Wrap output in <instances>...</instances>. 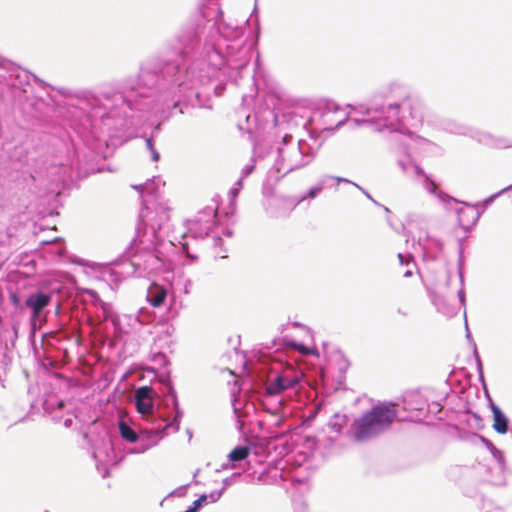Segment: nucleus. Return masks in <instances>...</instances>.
<instances>
[{"instance_id": "nucleus-1", "label": "nucleus", "mask_w": 512, "mask_h": 512, "mask_svg": "<svg viewBox=\"0 0 512 512\" xmlns=\"http://www.w3.org/2000/svg\"><path fill=\"white\" fill-rule=\"evenodd\" d=\"M248 22L226 20L221 8L213 18L188 20L161 51L139 64L135 77L123 78L119 89L80 93L69 110L74 125L81 131L113 130L124 126L129 110L167 121L174 110L184 113L181 105L211 109L199 86L215 79L237 84L251 59Z\"/></svg>"}, {"instance_id": "nucleus-2", "label": "nucleus", "mask_w": 512, "mask_h": 512, "mask_svg": "<svg viewBox=\"0 0 512 512\" xmlns=\"http://www.w3.org/2000/svg\"><path fill=\"white\" fill-rule=\"evenodd\" d=\"M157 213L159 219L151 223L145 220L143 212L139 213L136 238L113 261V264L120 268L116 274L126 278L149 277L159 272H171L166 255L160 251L159 247L163 241L158 234L163 221L169 219V209L160 205Z\"/></svg>"}, {"instance_id": "nucleus-3", "label": "nucleus", "mask_w": 512, "mask_h": 512, "mask_svg": "<svg viewBox=\"0 0 512 512\" xmlns=\"http://www.w3.org/2000/svg\"><path fill=\"white\" fill-rule=\"evenodd\" d=\"M419 102L412 99L406 86L391 83L373 94L363 114L368 119H354L357 125L368 124L375 131L404 133L409 126H417L423 115L416 109Z\"/></svg>"}, {"instance_id": "nucleus-4", "label": "nucleus", "mask_w": 512, "mask_h": 512, "mask_svg": "<svg viewBox=\"0 0 512 512\" xmlns=\"http://www.w3.org/2000/svg\"><path fill=\"white\" fill-rule=\"evenodd\" d=\"M393 403H378L354 419L350 427L351 438L359 443L370 441L387 430L397 417Z\"/></svg>"}, {"instance_id": "nucleus-5", "label": "nucleus", "mask_w": 512, "mask_h": 512, "mask_svg": "<svg viewBox=\"0 0 512 512\" xmlns=\"http://www.w3.org/2000/svg\"><path fill=\"white\" fill-rule=\"evenodd\" d=\"M317 150L306 140H294L291 134H285L277 147V158L272 171L281 173L279 180L287 174L302 169L313 162Z\"/></svg>"}, {"instance_id": "nucleus-6", "label": "nucleus", "mask_w": 512, "mask_h": 512, "mask_svg": "<svg viewBox=\"0 0 512 512\" xmlns=\"http://www.w3.org/2000/svg\"><path fill=\"white\" fill-rule=\"evenodd\" d=\"M84 90H80V91H75V92H69L67 91L66 89H61L59 90V92L62 94V95H70L72 98L70 100V102L67 103L65 109H64V113H63V116L64 118L66 119V121L68 122L69 126L71 127V129L73 131H75V133L84 141V142H88L90 139H100L101 138V135L102 134H108L110 135L112 132H115V131H118V130H121L122 128H124L127 124H130V125H134L135 122H134V119L137 118V119H142V118H146V119H149L150 117H153L154 116H151V115H145V116H140L139 113H136V112H132V111H128V119L126 121V123L124 124V126L118 128V129H111V130H108V129H96L93 128L91 130H87V131H81L80 128L78 129V127H76V125H74V121L69 113V110H70V107L72 106H76L78 105V96L80 93H82ZM155 119L158 121V124L156 125L155 129H154V132L153 133H158L159 130H160V124L162 121H160L159 119H157L155 117ZM153 137H154V134H152L151 136L149 137H145V145H146V148L151 151L152 149L155 148L154 146V140H153Z\"/></svg>"}, {"instance_id": "nucleus-7", "label": "nucleus", "mask_w": 512, "mask_h": 512, "mask_svg": "<svg viewBox=\"0 0 512 512\" xmlns=\"http://www.w3.org/2000/svg\"><path fill=\"white\" fill-rule=\"evenodd\" d=\"M346 119L343 111L335 103H329L325 107L313 111L304 126L309 125L314 132L321 133L343 126Z\"/></svg>"}, {"instance_id": "nucleus-8", "label": "nucleus", "mask_w": 512, "mask_h": 512, "mask_svg": "<svg viewBox=\"0 0 512 512\" xmlns=\"http://www.w3.org/2000/svg\"><path fill=\"white\" fill-rule=\"evenodd\" d=\"M146 300L155 308L163 306L169 300L167 307L168 318L176 317L182 308V301L178 300L171 283L160 284L152 281L147 288Z\"/></svg>"}, {"instance_id": "nucleus-9", "label": "nucleus", "mask_w": 512, "mask_h": 512, "mask_svg": "<svg viewBox=\"0 0 512 512\" xmlns=\"http://www.w3.org/2000/svg\"><path fill=\"white\" fill-rule=\"evenodd\" d=\"M217 209L213 206H207L188 222V231L195 239H204L214 229L217 224Z\"/></svg>"}, {"instance_id": "nucleus-10", "label": "nucleus", "mask_w": 512, "mask_h": 512, "mask_svg": "<svg viewBox=\"0 0 512 512\" xmlns=\"http://www.w3.org/2000/svg\"><path fill=\"white\" fill-rule=\"evenodd\" d=\"M301 376L302 374L293 367H286L269 380L265 387V394L277 396L285 390L295 388L300 383Z\"/></svg>"}, {"instance_id": "nucleus-11", "label": "nucleus", "mask_w": 512, "mask_h": 512, "mask_svg": "<svg viewBox=\"0 0 512 512\" xmlns=\"http://www.w3.org/2000/svg\"><path fill=\"white\" fill-rule=\"evenodd\" d=\"M3 69L6 70L7 75H3L7 85L13 89L15 97H21V93H27L28 87H30V76L31 74L27 70H23L18 66H14L10 63H3ZM35 81L41 82L37 76L32 75Z\"/></svg>"}, {"instance_id": "nucleus-12", "label": "nucleus", "mask_w": 512, "mask_h": 512, "mask_svg": "<svg viewBox=\"0 0 512 512\" xmlns=\"http://www.w3.org/2000/svg\"><path fill=\"white\" fill-rule=\"evenodd\" d=\"M156 397L157 393L151 386L144 385L136 389L133 403L136 411L144 419L156 418L157 411L154 405Z\"/></svg>"}, {"instance_id": "nucleus-13", "label": "nucleus", "mask_w": 512, "mask_h": 512, "mask_svg": "<svg viewBox=\"0 0 512 512\" xmlns=\"http://www.w3.org/2000/svg\"><path fill=\"white\" fill-rule=\"evenodd\" d=\"M164 385L166 387L165 397L169 398L172 402L174 417L170 422H167L164 427H162L161 429H157V431H155V434H161V437L166 436V431L170 428L173 429L174 432H178L180 430L181 419L184 415L183 410L179 406L176 390L174 389L169 378L165 380Z\"/></svg>"}, {"instance_id": "nucleus-14", "label": "nucleus", "mask_w": 512, "mask_h": 512, "mask_svg": "<svg viewBox=\"0 0 512 512\" xmlns=\"http://www.w3.org/2000/svg\"><path fill=\"white\" fill-rule=\"evenodd\" d=\"M52 296L50 293L37 290L30 293L25 299V307L30 309V319L33 323L40 319L43 311L50 304Z\"/></svg>"}, {"instance_id": "nucleus-15", "label": "nucleus", "mask_w": 512, "mask_h": 512, "mask_svg": "<svg viewBox=\"0 0 512 512\" xmlns=\"http://www.w3.org/2000/svg\"><path fill=\"white\" fill-rule=\"evenodd\" d=\"M165 182L162 181L160 176H153L151 179H148L145 183L134 185L133 188L137 190L141 197L144 198L145 195L152 196L153 198L157 199L159 197V189L161 186H164ZM147 201L143 199L142 201V209L140 211L143 212L145 215V220H147V214L145 213L146 210H148V207L146 205Z\"/></svg>"}, {"instance_id": "nucleus-16", "label": "nucleus", "mask_w": 512, "mask_h": 512, "mask_svg": "<svg viewBox=\"0 0 512 512\" xmlns=\"http://www.w3.org/2000/svg\"><path fill=\"white\" fill-rule=\"evenodd\" d=\"M90 301L95 308V316L99 322H112L116 312L110 303L104 302L97 292L89 290Z\"/></svg>"}, {"instance_id": "nucleus-17", "label": "nucleus", "mask_w": 512, "mask_h": 512, "mask_svg": "<svg viewBox=\"0 0 512 512\" xmlns=\"http://www.w3.org/2000/svg\"><path fill=\"white\" fill-rule=\"evenodd\" d=\"M456 212L459 226L465 231L475 226L481 217L477 205L465 204V207L457 209Z\"/></svg>"}, {"instance_id": "nucleus-18", "label": "nucleus", "mask_w": 512, "mask_h": 512, "mask_svg": "<svg viewBox=\"0 0 512 512\" xmlns=\"http://www.w3.org/2000/svg\"><path fill=\"white\" fill-rule=\"evenodd\" d=\"M111 324L113 326L115 335L119 337L123 334L130 333L133 329V326L138 324V319L130 315H119L116 313Z\"/></svg>"}, {"instance_id": "nucleus-19", "label": "nucleus", "mask_w": 512, "mask_h": 512, "mask_svg": "<svg viewBox=\"0 0 512 512\" xmlns=\"http://www.w3.org/2000/svg\"><path fill=\"white\" fill-rule=\"evenodd\" d=\"M157 429L153 430H144L142 431L143 438L139 441V443L133 447L129 453L130 454H141L149 450L150 448L156 446L158 444V439L156 437L162 438L161 434H155Z\"/></svg>"}, {"instance_id": "nucleus-20", "label": "nucleus", "mask_w": 512, "mask_h": 512, "mask_svg": "<svg viewBox=\"0 0 512 512\" xmlns=\"http://www.w3.org/2000/svg\"><path fill=\"white\" fill-rule=\"evenodd\" d=\"M490 409L493 414V429L499 434H506L509 430V419L493 401L490 400Z\"/></svg>"}, {"instance_id": "nucleus-21", "label": "nucleus", "mask_w": 512, "mask_h": 512, "mask_svg": "<svg viewBox=\"0 0 512 512\" xmlns=\"http://www.w3.org/2000/svg\"><path fill=\"white\" fill-rule=\"evenodd\" d=\"M428 292L432 304L435 306L436 310L439 313L443 314L446 317H453L454 315H456V307L449 304L443 295H440L439 293L430 290Z\"/></svg>"}, {"instance_id": "nucleus-22", "label": "nucleus", "mask_w": 512, "mask_h": 512, "mask_svg": "<svg viewBox=\"0 0 512 512\" xmlns=\"http://www.w3.org/2000/svg\"><path fill=\"white\" fill-rule=\"evenodd\" d=\"M41 244L45 246L44 251L49 255V260L57 261L64 256L65 244L61 238L42 241Z\"/></svg>"}, {"instance_id": "nucleus-23", "label": "nucleus", "mask_w": 512, "mask_h": 512, "mask_svg": "<svg viewBox=\"0 0 512 512\" xmlns=\"http://www.w3.org/2000/svg\"><path fill=\"white\" fill-rule=\"evenodd\" d=\"M478 141L493 148H508L512 147V143L503 137H496L489 133H481Z\"/></svg>"}, {"instance_id": "nucleus-24", "label": "nucleus", "mask_w": 512, "mask_h": 512, "mask_svg": "<svg viewBox=\"0 0 512 512\" xmlns=\"http://www.w3.org/2000/svg\"><path fill=\"white\" fill-rule=\"evenodd\" d=\"M423 187L425 188V190L430 193V194H433L435 196H437L439 199H441L442 201L446 202V201H456V199H454L453 197L443 193V192H439L438 191V185L437 183L431 178L430 175H425L423 177Z\"/></svg>"}, {"instance_id": "nucleus-25", "label": "nucleus", "mask_w": 512, "mask_h": 512, "mask_svg": "<svg viewBox=\"0 0 512 512\" xmlns=\"http://www.w3.org/2000/svg\"><path fill=\"white\" fill-rule=\"evenodd\" d=\"M398 165L401 167L402 171L406 174L413 172L417 176L424 177L427 175L424 170L407 154L404 158L398 160Z\"/></svg>"}, {"instance_id": "nucleus-26", "label": "nucleus", "mask_w": 512, "mask_h": 512, "mask_svg": "<svg viewBox=\"0 0 512 512\" xmlns=\"http://www.w3.org/2000/svg\"><path fill=\"white\" fill-rule=\"evenodd\" d=\"M332 363L335 365L338 371V379L341 381L350 367V362L342 352L338 351L333 355Z\"/></svg>"}, {"instance_id": "nucleus-27", "label": "nucleus", "mask_w": 512, "mask_h": 512, "mask_svg": "<svg viewBox=\"0 0 512 512\" xmlns=\"http://www.w3.org/2000/svg\"><path fill=\"white\" fill-rule=\"evenodd\" d=\"M251 448L249 446H236L229 454L228 459L231 462L230 467L234 468L236 462L245 460L250 454Z\"/></svg>"}, {"instance_id": "nucleus-28", "label": "nucleus", "mask_w": 512, "mask_h": 512, "mask_svg": "<svg viewBox=\"0 0 512 512\" xmlns=\"http://www.w3.org/2000/svg\"><path fill=\"white\" fill-rule=\"evenodd\" d=\"M119 432L121 437L130 443L137 442L139 438L137 432L124 421L119 422Z\"/></svg>"}, {"instance_id": "nucleus-29", "label": "nucleus", "mask_w": 512, "mask_h": 512, "mask_svg": "<svg viewBox=\"0 0 512 512\" xmlns=\"http://www.w3.org/2000/svg\"><path fill=\"white\" fill-rule=\"evenodd\" d=\"M405 409L406 410H417L422 412L426 403L421 400L419 395H411L409 398L405 399Z\"/></svg>"}, {"instance_id": "nucleus-30", "label": "nucleus", "mask_w": 512, "mask_h": 512, "mask_svg": "<svg viewBox=\"0 0 512 512\" xmlns=\"http://www.w3.org/2000/svg\"><path fill=\"white\" fill-rule=\"evenodd\" d=\"M347 422L346 415L334 414L328 422V427L336 433H340Z\"/></svg>"}, {"instance_id": "nucleus-31", "label": "nucleus", "mask_w": 512, "mask_h": 512, "mask_svg": "<svg viewBox=\"0 0 512 512\" xmlns=\"http://www.w3.org/2000/svg\"><path fill=\"white\" fill-rule=\"evenodd\" d=\"M443 127L446 131L453 134L464 135L467 133V127L454 120H445L443 123Z\"/></svg>"}, {"instance_id": "nucleus-32", "label": "nucleus", "mask_w": 512, "mask_h": 512, "mask_svg": "<svg viewBox=\"0 0 512 512\" xmlns=\"http://www.w3.org/2000/svg\"><path fill=\"white\" fill-rule=\"evenodd\" d=\"M474 436L477 437L485 445V447L489 450V452L496 460H503V453L498 448H496L495 445L489 439L477 433H475Z\"/></svg>"}, {"instance_id": "nucleus-33", "label": "nucleus", "mask_w": 512, "mask_h": 512, "mask_svg": "<svg viewBox=\"0 0 512 512\" xmlns=\"http://www.w3.org/2000/svg\"><path fill=\"white\" fill-rule=\"evenodd\" d=\"M462 254H463V249L460 247L459 248L460 257H459V262H458V276H459L461 288L458 290L457 294H458L459 302L462 305H465V294H464V290H463L464 278H463V272H462Z\"/></svg>"}, {"instance_id": "nucleus-34", "label": "nucleus", "mask_w": 512, "mask_h": 512, "mask_svg": "<svg viewBox=\"0 0 512 512\" xmlns=\"http://www.w3.org/2000/svg\"><path fill=\"white\" fill-rule=\"evenodd\" d=\"M480 508L483 512H505L503 507L495 504L491 499L487 498H482Z\"/></svg>"}, {"instance_id": "nucleus-35", "label": "nucleus", "mask_w": 512, "mask_h": 512, "mask_svg": "<svg viewBox=\"0 0 512 512\" xmlns=\"http://www.w3.org/2000/svg\"><path fill=\"white\" fill-rule=\"evenodd\" d=\"M238 400L236 398L233 399L232 405H233V411L236 418V428L239 432L243 433L244 429V422L242 421V417L244 416V413L242 410L237 406Z\"/></svg>"}, {"instance_id": "nucleus-36", "label": "nucleus", "mask_w": 512, "mask_h": 512, "mask_svg": "<svg viewBox=\"0 0 512 512\" xmlns=\"http://www.w3.org/2000/svg\"><path fill=\"white\" fill-rule=\"evenodd\" d=\"M208 502L207 494L200 495L195 501H193L192 505L185 510V512H197L204 504Z\"/></svg>"}, {"instance_id": "nucleus-37", "label": "nucleus", "mask_w": 512, "mask_h": 512, "mask_svg": "<svg viewBox=\"0 0 512 512\" xmlns=\"http://www.w3.org/2000/svg\"><path fill=\"white\" fill-rule=\"evenodd\" d=\"M293 346L296 348V350L301 355H318L316 349L310 348V347L304 345L303 343H296V342H294Z\"/></svg>"}, {"instance_id": "nucleus-38", "label": "nucleus", "mask_w": 512, "mask_h": 512, "mask_svg": "<svg viewBox=\"0 0 512 512\" xmlns=\"http://www.w3.org/2000/svg\"><path fill=\"white\" fill-rule=\"evenodd\" d=\"M512 190V184L501 189L500 191H498L497 193H494L492 195H490L489 197H487L484 201H483V205L484 206H488L490 204H492L496 198H498L500 195L508 192V191H511Z\"/></svg>"}, {"instance_id": "nucleus-39", "label": "nucleus", "mask_w": 512, "mask_h": 512, "mask_svg": "<svg viewBox=\"0 0 512 512\" xmlns=\"http://www.w3.org/2000/svg\"><path fill=\"white\" fill-rule=\"evenodd\" d=\"M473 354H474V357H475V360H476V365H477V372L479 374V379L484 382V376H483V365H482V361L480 359V356L478 354V351H477V347H476V344L473 343Z\"/></svg>"}, {"instance_id": "nucleus-40", "label": "nucleus", "mask_w": 512, "mask_h": 512, "mask_svg": "<svg viewBox=\"0 0 512 512\" xmlns=\"http://www.w3.org/2000/svg\"><path fill=\"white\" fill-rule=\"evenodd\" d=\"M322 189L321 187L316 184L315 186H312L308 192L303 195L301 198H300V201H304L306 199H314L315 197H317L320 193H321Z\"/></svg>"}, {"instance_id": "nucleus-41", "label": "nucleus", "mask_w": 512, "mask_h": 512, "mask_svg": "<svg viewBox=\"0 0 512 512\" xmlns=\"http://www.w3.org/2000/svg\"><path fill=\"white\" fill-rule=\"evenodd\" d=\"M255 166H256V158L253 156L251 159H250V162L248 164H246L242 170H241V176L242 178H246L247 176H249L255 169Z\"/></svg>"}, {"instance_id": "nucleus-42", "label": "nucleus", "mask_w": 512, "mask_h": 512, "mask_svg": "<svg viewBox=\"0 0 512 512\" xmlns=\"http://www.w3.org/2000/svg\"><path fill=\"white\" fill-rule=\"evenodd\" d=\"M239 192H240V188H237L234 186L229 190V198H230L229 206L232 211H235V209H236V198H237Z\"/></svg>"}, {"instance_id": "nucleus-43", "label": "nucleus", "mask_w": 512, "mask_h": 512, "mask_svg": "<svg viewBox=\"0 0 512 512\" xmlns=\"http://www.w3.org/2000/svg\"><path fill=\"white\" fill-rule=\"evenodd\" d=\"M334 176H331V175H324L322 176L319 181H318V185L321 187V189L323 190L324 188L326 187H331L334 183Z\"/></svg>"}, {"instance_id": "nucleus-44", "label": "nucleus", "mask_w": 512, "mask_h": 512, "mask_svg": "<svg viewBox=\"0 0 512 512\" xmlns=\"http://www.w3.org/2000/svg\"><path fill=\"white\" fill-rule=\"evenodd\" d=\"M225 489H226V487L223 486L220 490H215V491H212L210 494H208L207 495L208 496V502H210V503L217 502L221 498V496H222L223 492L225 491Z\"/></svg>"}, {"instance_id": "nucleus-45", "label": "nucleus", "mask_w": 512, "mask_h": 512, "mask_svg": "<svg viewBox=\"0 0 512 512\" xmlns=\"http://www.w3.org/2000/svg\"><path fill=\"white\" fill-rule=\"evenodd\" d=\"M398 259H399V262L401 265H409L411 262H414V257L412 254L408 253V254H403V253H398ZM413 265L415 266V263H413Z\"/></svg>"}, {"instance_id": "nucleus-46", "label": "nucleus", "mask_w": 512, "mask_h": 512, "mask_svg": "<svg viewBox=\"0 0 512 512\" xmlns=\"http://www.w3.org/2000/svg\"><path fill=\"white\" fill-rule=\"evenodd\" d=\"M429 241H431V243L438 249V250H442L443 249V242L440 240V239H437V238H432V237H428Z\"/></svg>"}, {"instance_id": "nucleus-47", "label": "nucleus", "mask_w": 512, "mask_h": 512, "mask_svg": "<svg viewBox=\"0 0 512 512\" xmlns=\"http://www.w3.org/2000/svg\"><path fill=\"white\" fill-rule=\"evenodd\" d=\"M352 184H353V185H355L358 189H360V190H361V191L366 195V197H367L368 199H370L374 204H376V205H378V206H381V205H380L376 200H374V199L372 198V196H371L368 192H366L362 187H360L359 185H357V184H355V183H352Z\"/></svg>"}, {"instance_id": "nucleus-48", "label": "nucleus", "mask_w": 512, "mask_h": 512, "mask_svg": "<svg viewBox=\"0 0 512 512\" xmlns=\"http://www.w3.org/2000/svg\"><path fill=\"white\" fill-rule=\"evenodd\" d=\"M183 286H184L183 292L185 294H188L190 292V289L192 286L191 280H189V279L184 280Z\"/></svg>"}, {"instance_id": "nucleus-49", "label": "nucleus", "mask_w": 512, "mask_h": 512, "mask_svg": "<svg viewBox=\"0 0 512 512\" xmlns=\"http://www.w3.org/2000/svg\"><path fill=\"white\" fill-rule=\"evenodd\" d=\"M150 154H151V159H152V161L157 162V161L160 159V154H159V152L156 150V148L152 149V150L150 151Z\"/></svg>"}, {"instance_id": "nucleus-50", "label": "nucleus", "mask_w": 512, "mask_h": 512, "mask_svg": "<svg viewBox=\"0 0 512 512\" xmlns=\"http://www.w3.org/2000/svg\"><path fill=\"white\" fill-rule=\"evenodd\" d=\"M334 181L336 183H352L350 180H348L347 178H344V177H336L334 176Z\"/></svg>"}, {"instance_id": "nucleus-51", "label": "nucleus", "mask_w": 512, "mask_h": 512, "mask_svg": "<svg viewBox=\"0 0 512 512\" xmlns=\"http://www.w3.org/2000/svg\"><path fill=\"white\" fill-rule=\"evenodd\" d=\"M245 178H242V176H240V178L237 180V182L234 184V187H237V188H240V190L242 189L243 187V180Z\"/></svg>"}, {"instance_id": "nucleus-52", "label": "nucleus", "mask_w": 512, "mask_h": 512, "mask_svg": "<svg viewBox=\"0 0 512 512\" xmlns=\"http://www.w3.org/2000/svg\"><path fill=\"white\" fill-rule=\"evenodd\" d=\"M11 301L15 306H19L20 304V300L15 294L11 296Z\"/></svg>"}, {"instance_id": "nucleus-53", "label": "nucleus", "mask_w": 512, "mask_h": 512, "mask_svg": "<svg viewBox=\"0 0 512 512\" xmlns=\"http://www.w3.org/2000/svg\"><path fill=\"white\" fill-rule=\"evenodd\" d=\"M223 90H224V87H223V86H221V85H216V86L214 87V92H215L217 95H220V94H221V92H220V91H223Z\"/></svg>"}, {"instance_id": "nucleus-54", "label": "nucleus", "mask_w": 512, "mask_h": 512, "mask_svg": "<svg viewBox=\"0 0 512 512\" xmlns=\"http://www.w3.org/2000/svg\"><path fill=\"white\" fill-rule=\"evenodd\" d=\"M465 326H466V337L468 340L472 341V343H475L472 339H471V334H470V331L468 329V324H467V321L465 322Z\"/></svg>"}, {"instance_id": "nucleus-55", "label": "nucleus", "mask_w": 512, "mask_h": 512, "mask_svg": "<svg viewBox=\"0 0 512 512\" xmlns=\"http://www.w3.org/2000/svg\"><path fill=\"white\" fill-rule=\"evenodd\" d=\"M72 424H73V420H72L71 418H67V419H65V421H64V425H65L66 427H68V428H69V427H71V426H72Z\"/></svg>"}, {"instance_id": "nucleus-56", "label": "nucleus", "mask_w": 512, "mask_h": 512, "mask_svg": "<svg viewBox=\"0 0 512 512\" xmlns=\"http://www.w3.org/2000/svg\"><path fill=\"white\" fill-rule=\"evenodd\" d=\"M412 275H413V272L411 269L406 270L405 273L403 274V276L405 278L411 277Z\"/></svg>"}, {"instance_id": "nucleus-57", "label": "nucleus", "mask_w": 512, "mask_h": 512, "mask_svg": "<svg viewBox=\"0 0 512 512\" xmlns=\"http://www.w3.org/2000/svg\"><path fill=\"white\" fill-rule=\"evenodd\" d=\"M222 243L221 237H215L214 238V245H220Z\"/></svg>"}, {"instance_id": "nucleus-58", "label": "nucleus", "mask_w": 512, "mask_h": 512, "mask_svg": "<svg viewBox=\"0 0 512 512\" xmlns=\"http://www.w3.org/2000/svg\"><path fill=\"white\" fill-rule=\"evenodd\" d=\"M183 250H184V251H186V253H187V256H188V257H191V258H193V259H194V258H196L195 256L190 255V254L188 253V251H187V243H184V244H183Z\"/></svg>"}, {"instance_id": "nucleus-59", "label": "nucleus", "mask_w": 512, "mask_h": 512, "mask_svg": "<svg viewBox=\"0 0 512 512\" xmlns=\"http://www.w3.org/2000/svg\"><path fill=\"white\" fill-rule=\"evenodd\" d=\"M224 234L230 237L232 236V231L227 229Z\"/></svg>"}, {"instance_id": "nucleus-60", "label": "nucleus", "mask_w": 512, "mask_h": 512, "mask_svg": "<svg viewBox=\"0 0 512 512\" xmlns=\"http://www.w3.org/2000/svg\"><path fill=\"white\" fill-rule=\"evenodd\" d=\"M186 432H187V435L189 436V438L191 439V437H192V431H191L190 429H187V430H186Z\"/></svg>"}, {"instance_id": "nucleus-61", "label": "nucleus", "mask_w": 512, "mask_h": 512, "mask_svg": "<svg viewBox=\"0 0 512 512\" xmlns=\"http://www.w3.org/2000/svg\"><path fill=\"white\" fill-rule=\"evenodd\" d=\"M398 313H399V314H401V315H403V316H407V313H406V312H404V311H402L401 309H398Z\"/></svg>"}, {"instance_id": "nucleus-62", "label": "nucleus", "mask_w": 512, "mask_h": 512, "mask_svg": "<svg viewBox=\"0 0 512 512\" xmlns=\"http://www.w3.org/2000/svg\"><path fill=\"white\" fill-rule=\"evenodd\" d=\"M296 512H307L305 507H302L301 509H298Z\"/></svg>"}, {"instance_id": "nucleus-63", "label": "nucleus", "mask_w": 512, "mask_h": 512, "mask_svg": "<svg viewBox=\"0 0 512 512\" xmlns=\"http://www.w3.org/2000/svg\"><path fill=\"white\" fill-rule=\"evenodd\" d=\"M58 406L62 407L63 406V401H58Z\"/></svg>"}, {"instance_id": "nucleus-64", "label": "nucleus", "mask_w": 512, "mask_h": 512, "mask_svg": "<svg viewBox=\"0 0 512 512\" xmlns=\"http://www.w3.org/2000/svg\"><path fill=\"white\" fill-rule=\"evenodd\" d=\"M382 207L384 208V210H385L387 213H389V212H390V210H389L387 207H385V206H382Z\"/></svg>"}]
</instances>
